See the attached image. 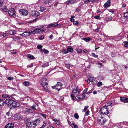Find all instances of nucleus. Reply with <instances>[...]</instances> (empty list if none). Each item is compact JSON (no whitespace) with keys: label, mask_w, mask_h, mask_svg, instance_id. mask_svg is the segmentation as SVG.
Returning a JSON list of instances; mask_svg holds the SVG:
<instances>
[{"label":"nucleus","mask_w":128,"mask_h":128,"mask_svg":"<svg viewBox=\"0 0 128 128\" xmlns=\"http://www.w3.org/2000/svg\"><path fill=\"white\" fill-rule=\"evenodd\" d=\"M40 120L37 119L34 121L28 122L26 124L27 128H35L39 124Z\"/></svg>","instance_id":"f257e3e1"},{"label":"nucleus","mask_w":128,"mask_h":128,"mask_svg":"<svg viewBox=\"0 0 128 128\" xmlns=\"http://www.w3.org/2000/svg\"><path fill=\"white\" fill-rule=\"evenodd\" d=\"M98 122L100 126L104 125L106 121V119L102 117V115H98L97 118Z\"/></svg>","instance_id":"f03ea898"},{"label":"nucleus","mask_w":128,"mask_h":128,"mask_svg":"<svg viewBox=\"0 0 128 128\" xmlns=\"http://www.w3.org/2000/svg\"><path fill=\"white\" fill-rule=\"evenodd\" d=\"M44 30L40 29V28H38L32 29L30 32L31 34H34L37 33L41 34L44 32Z\"/></svg>","instance_id":"7ed1b4c3"},{"label":"nucleus","mask_w":128,"mask_h":128,"mask_svg":"<svg viewBox=\"0 0 128 128\" xmlns=\"http://www.w3.org/2000/svg\"><path fill=\"white\" fill-rule=\"evenodd\" d=\"M100 112L101 114L107 115L109 114L108 108L104 106L100 110Z\"/></svg>","instance_id":"20e7f679"},{"label":"nucleus","mask_w":128,"mask_h":128,"mask_svg":"<svg viewBox=\"0 0 128 128\" xmlns=\"http://www.w3.org/2000/svg\"><path fill=\"white\" fill-rule=\"evenodd\" d=\"M56 0H42L43 2L46 4H48L49 6L52 5Z\"/></svg>","instance_id":"39448f33"},{"label":"nucleus","mask_w":128,"mask_h":128,"mask_svg":"<svg viewBox=\"0 0 128 128\" xmlns=\"http://www.w3.org/2000/svg\"><path fill=\"white\" fill-rule=\"evenodd\" d=\"M33 112L32 110L28 108H24L23 111V114L25 115H28L30 114L33 113Z\"/></svg>","instance_id":"423d86ee"},{"label":"nucleus","mask_w":128,"mask_h":128,"mask_svg":"<svg viewBox=\"0 0 128 128\" xmlns=\"http://www.w3.org/2000/svg\"><path fill=\"white\" fill-rule=\"evenodd\" d=\"M62 83L58 82L57 83L56 85H55L54 86H52V88L53 89L55 88L59 91L62 88Z\"/></svg>","instance_id":"0eeeda50"},{"label":"nucleus","mask_w":128,"mask_h":128,"mask_svg":"<svg viewBox=\"0 0 128 128\" xmlns=\"http://www.w3.org/2000/svg\"><path fill=\"white\" fill-rule=\"evenodd\" d=\"M8 14L11 17L15 18L16 15L14 9L12 8L8 10Z\"/></svg>","instance_id":"6e6552de"},{"label":"nucleus","mask_w":128,"mask_h":128,"mask_svg":"<svg viewBox=\"0 0 128 128\" xmlns=\"http://www.w3.org/2000/svg\"><path fill=\"white\" fill-rule=\"evenodd\" d=\"M40 12L37 11H32L30 13V15L31 17H37L40 15Z\"/></svg>","instance_id":"1a4fd4ad"},{"label":"nucleus","mask_w":128,"mask_h":128,"mask_svg":"<svg viewBox=\"0 0 128 128\" xmlns=\"http://www.w3.org/2000/svg\"><path fill=\"white\" fill-rule=\"evenodd\" d=\"M95 80V79L93 76L90 75L88 76V78L87 80V82L89 84L90 82H94Z\"/></svg>","instance_id":"9d476101"},{"label":"nucleus","mask_w":128,"mask_h":128,"mask_svg":"<svg viewBox=\"0 0 128 128\" xmlns=\"http://www.w3.org/2000/svg\"><path fill=\"white\" fill-rule=\"evenodd\" d=\"M19 12L20 14L24 16H27L28 14V11L22 9L20 10Z\"/></svg>","instance_id":"9b49d317"},{"label":"nucleus","mask_w":128,"mask_h":128,"mask_svg":"<svg viewBox=\"0 0 128 128\" xmlns=\"http://www.w3.org/2000/svg\"><path fill=\"white\" fill-rule=\"evenodd\" d=\"M14 101L11 99H7L5 100V103L6 104L10 106H12V104Z\"/></svg>","instance_id":"f8f14e48"},{"label":"nucleus","mask_w":128,"mask_h":128,"mask_svg":"<svg viewBox=\"0 0 128 128\" xmlns=\"http://www.w3.org/2000/svg\"><path fill=\"white\" fill-rule=\"evenodd\" d=\"M58 22H54L53 23H51L47 27V28H49L51 27H55L58 26Z\"/></svg>","instance_id":"ddd939ff"},{"label":"nucleus","mask_w":128,"mask_h":128,"mask_svg":"<svg viewBox=\"0 0 128 128\" xmlns=\"http://www.w3.org/2000/svg\"><path fill=\"white\" fill-rule=\"evenodd\" d=\"M78 0H70L66 2L65 4L67 5L70 4H73L77 2Z\"/></svg>","instance_id":"4468645a"},{"label":"nucleus","mask_w":128,"mask_h":128,"mask_svg":"<svg viewBox=\"0 0 128 128\" xmlns=\"http://www.w3.org/2000/svg\"><path fill=\"white\" fill-rule=\"evenodd\" d=\"M111 5L110 0H108L104 5V7L105 8H107L110 6Z\"/></svg>","instance_id":"2eb2a0df"},{"label":"nucleus","mask_w":128,"mask_h":128,"mask_svg":"<svg viewBox=\"0 0 128 128\" xmlns=\"http://www.w3.org/2000/svg\"><path fill=\"white\" fill-rule=\"evenodd\" d=\"M42 82L41 83V84L43 86H47L48 85V83L46 82L47 79L46 78H44L42 79Z\"/></svg>","instance_id":"dca6fc26"},{"label":"nucleus","mask_w":128,"mask_h":128,"mask_svg":"<svg viewBox=\"0 0 128 128\" xmlns=\"http://www.w3.org/2000/svg\"><path fill=\"white\" fill-rule=\"evenodd\" d=\"M120 100L121 102L124 103L128 102V98L124 97H121L120 98Z\"/></svg>","instance_id":"f3484780"},{"label":"nucleus","mask_w":128,"mask_h":128,"mask_svg":"<svg viewBox=\"0 0 128 128\" xmlns=\"http://www.w3.org/2000/svg\"><path fill=\"white\" fill-rule=\"evenodd\" d=\"M14 126V124L11 123H9L6 126V128H13Z\"/></svg>","instance_id":"a211bd4d"},{"label":"nucleus","mask_w":128,"mask_h":128,"mask_svg":"<svg viewBox=\"0 0 128 128\" xmlns=\"http://www.w3.org/2000/svg\"><path fill=\"white\" fill-rule=\"evenodd\" d=\"M20 106V104L19 103L14 101L12 104V106L14 108H16L19 106Z\"/></svg>","instance_id":"6ab92c4d"},{"label":"nucleus","mask_w":128,"mask_h":128,"mask_svg":"<svg viewBox=\"0 0 128 128\" xmlns=\"http://www.w3.org/2000/svg\"><path fill=\"white\" fill-rule=\"evenodd\" d=\"M24 33L25 37L29 36L31 34V32L28 31H25L24 32Z\"/></svg>","instance_id":"aec40b11"},{"label":"nucleus","mask_w":128,"mask_h":128,"mask_svg":"<svg viewBox=\"0 0 128 128\" xmlns=\"http://www.w3.org/2000/svg\"><path fill=\"white\" fill-rule=\"evenodd\" d=\"M5 102V100L4 99L0 98V106H3Z\"/></svg>","instance_id":"412c9836"},{"label":"nucleus","mask_w":128,"mask_h":128,"mask_svg":"<svg viewBox=\"0 0 128 128\" xmlns=\"http://www.w3.org/2000/svg\"><path fill=\"white\" fill-rule=\"evenodd\" d=\"M9 33L10 35H14L16 33V32L15 30H11L10 31Z\"/></svg>","instance_id":"4be33fe9"},{"label":"nucleus","mask_w":128,"mask_h":128,"mask_svg":"<svg viewBox=\"0 0 128 128\" xmlns=\"http://www.w3.org/2000/svg\"><path fill=\"white\" fill-rule=\"evenodd\" d=\"M15 118H16V120H18L22 118V116H20V115H15Z\"/></svg>","instance_id":"5701e85b"},{"label":"nucleus","mask_w":128,"mask_h":128,"mask_svg":"<svg viewBox=\"0 0 128 128\" xmlns=\"http://www.w3.org/2000/svg\"><path fill=\"white\" fill-rule=\"evenodd\" d=\"M2 97L3 98H12V96H10L9 95H7L6 94H4L2 95Z\"/></svg>","instance_id":"b1692460"},{"label":"nucleus","mask_w":128,"mask_h":128,"mask_svg":"<svg viewBox=\"0 0 128 128\" xmlns=\"http://www.w3.org/2000/svg\"><path fill=\"white\" fill-rule=\"evenodd\" d=\"M112 104V103L111 102H108L105 104V106H104L107 108L108 106H110Z\"/></svg>","instance_id":"393cba45"},{"label":"nucleus","mask_w":128,"mask_h":128,"mask_svg":"<svg viewBox=\"0 0 128 128\" xmlns=\"http://www.w3.org/2000/svg\"><path fill=\"white\" fill-rule=\"evenodd\" d=\"M1 9L3 11L5 12H6L8 11V9L6 7H2L1 8Z\"/></svg>","instance_id":"a878e982"},{"label":"nucleus","mask_w":128,"mask_h":128,"mask_svg":"<svg viewBox=\"0 0 128 128\" xmlns=\"http://www.w3.org/2000/svg\"><path fill=\"white\" fill-rule=\"evenodd\" d=\"M41 51L44 52L45 54H48L49 52L47 50L45 49H42L41 50Z\"/></svg>","instance_id":"bb28decb"},{"label":"nucleus","mask_w":128,"mask_h":128,"mask_svg":"<svg viewBox=\"0 0 128 128\" xmlns=\"http://www.w3.org/2000/svg\"><path fill=\"white\" fill-rule=\"evenodd\" d=\"M27 57L31 59H34L35 58L32 55L30 54H28Z\"/></svg>","instance_id":"cd10ccee"},{"label":"nucleus","mask_w":128,"mask_h":128,"mask_svg":"<svg viewBox=\"0 0 128 128\" xmlns=\"http://www.w3.org/2000/svg\"><path fill=\"white\" fill-rule=\"evenodd\" d=\"M67 50L68 52H72L73 49L71 47H69L67 48Z\"/></svg>","instance_id":"c85d7f7f"},{"label":"nucleus","mask_w":128,"mask_h":128,"mask_svg":"<svg viewBox=\"0 0 128 128\" xmlns=\"http://www.w3.org/2000/svg\"><path fill=\"white\" fill-rule=\"evenodd\" d=\"M112 18H113L112 16H110L107 17L106 18V20L107 21H110L112 20Z\"/></svg>","instance_id":"c756f323"},{"label":"nucleus","mask_w":128,"mask_h":128,"mask_svg":"<svg viewBox=\"0 0 128 128\" xmlns=\"http://www.w3.org/2000/svg\"><path fill=\"white\" fill-rule=\"evenodd\" d=\"M24 120L25 122L27 123L28 122L30 121V118H24Z\"/></svg>","instance_id":"7c9ffc66"},{"label":"nucleus","mask_w":128,"mask_h":128,"mask_svg":"<svg viewBox=\"0 0 128 128\" xmlns=\"http://www.w3.org/2000/svg\"><path fill=\"white\" fill-rule=\"evenodd\" d=\"M49 65V63L48 62H47L44 64L42 65V67L43 68H45L46 67H47Z\"/></svg>","instance_id":"2f4dec72"},{"label":"nucleus","mask_w":128,"mask_h":128,"mask_svg":"<svg viewBox=\"0 0 128 128\" xmlns=\"http://www.w3.org/2000/svg\"><path fill=\"white\" fill-rule=\"evenodd\" d=\"M53 120L59 126L60 125V123L59 120H56L54 119Z\"/></svg>","instance_id":"473e14b6"},{"label":"nucleus","mask_w":128,"mask_h":128,"mask_svg":"<svg viewBox=\"0 0 128 128\" xmlns=\"http://www.w3.org/2000/svg\"><path fill=\"white\" fill-rule=\"evenodd\" d=\"M82 40H85L86 42H88L90 41V38L89 37H88L86 38H82Z\"/></svg>","instance_id":"72a5a7b5"},{"label":"nucleus","mask_w":128,"mask_h":128,"mask_svg":"<svg viewBox=\"0 0 128 128\" xmlns=\"http://www.w3.org/2000/svg\"><path fill=\"white\" fill-rule=\"evenodd\" d=\"M23 84L26 86H27L29 85V83L28 82L25 81L23 82Z\"/></svg>","instance_id":"f704fd0d"},{"label":"nucleus","mask_w":128,"mask_h":128,"mask_svg":"<svg viewBox=\"0 0 128 128\" xmlns=\"http://www.w3.org/2000/svg\"><path fill=\"white\" fill-rule=\"evenodd\" d=\"M40 11L42 12H43L44 11L46 10V8L43 7H40Z\"/></svg>","instance_id":"c9c22d12"},{"label":"nucleus","mask_w":128,"mask_h":128,"mask_svg":"<svg viewBox=\"0 0 128 128\" xmlns=\"http://www.w3.org/2000/svg\"><path fill=\"white\" fill-rule=\"evenodd\" d=\"M76 50L78 54H80L82 52V50L79 49H76Z\"/></svg>","instance_id":"e433bc0d"},{"label":"nucleus","mask_w":128,"mask_h":128,"mask_svg":"<svg viewBox=\"0 0 128 128\" xmlns=\"http://www.w3.org/2000/svg\"><path fill=\"white\" fill-rule=\"evenodd\" d=\"M80 96H76V99L77 101L78 102L80 101V100H81V99L80 98Z\"/></svg>","instance_id":"4c0bfd02"},{"label":"nucleus","mask_w":128,"mask_h":128,"mask_svg":"<svg viewBox=\"0 0 128 128\" xmlns=\"http://www.w3.org/2000/svg\"><path fill=\"white\" fill-rule=\"evenodd\" d=\"M102 85V82H98L97 84V86L98 87H100Z\"/></svg>","instance_id":"58836bf2"},{"label":"nucleus","mask_w":128,"mask_h":128,"mask_svg":"<svg viewBox=\"0 0 128 128\" xmlns=\"http://www.w3.org/2000/svg\"><path fill=\"white\" fill-rule=\"evenodd\" d=\"M88 107H89V106H85L84 109L82 110V112H85L87 110V109L88 108Z\"/></svg>","instance_id":"ea45409f"},{"label":"nucleus","mask_w":128,"mask_h":128,"mask_svg":"<svg viewBox=\"0 0 128 128\" xmlns=\"http://www.w3.org/2000/svg\"><path fill=\"white\" fill-rule=\"evenodd\" d=\"M43 88L44 90L46 92H48V88L47 86L45 87V86H43Z\"/></svg>","instance_id":"a19ab883"},{"label":"nucleus","mask_w":128,"mask_h":128,"mask_svg":"<svg viewBox=\"0 0 128 128\" xmlns=\"http://www.w3.org/2000/svg\"><path fill=\"white\" fill-rule=\"evenodd\" d=\"M80 96V98L81 99V100L84 98L85 97V96L84 93H83L82 95Z\"/></svg>","instance_id":"79ce46f5"},{"label":"nucleus","mask_w":128,"mask_h":128,"mask_svg":"<svg viewBox=\"0 0 128 128\" xmlns=\"http://www.w3.org/2000/svg\"><path fill=\"white\" fill-rule=\"evenodd\" d=\"M124 16L125 18H128V12L124 13Z\"/></svg>","instance_id":"37998d69"},{"label":"nucleus","mask_w":128,"mask_h":128,"mask_svg":"<svg viewBox=\"0 0 128 128\" xmlns=\"http://www.w3.org/2000/svg\"><path fill=\"white\" fill-rule=\"evenodd\" d=\"M74 117L76 119H78L79 118V116L78 114L76 113L74 115Z\"/></svg>","instance_id":"c03bdc74"},{"label":"nucleus","mask_w":128,"mask_h":128,"mask_svg":"<svg viewBox=\"0 0 128 128\" xmlns=\"http://www.w3.org/2000/svg\"><path fill=\"white\" fill-rule=\"evenodd\" d=\"M80 89L79 87H77L76 88V90L77 91V92L78 93V94H79L80 92Z\"/></svg>","instance_id":"a18cd8bd"},{"label":"nucleus","mask_w":128,"mask_h":128,"mask_svg":"<svg viewBox=\"0 0 128 128\" xmlns=\"http://www.w3.org/2000/svg\"><path fill=\"white\" fill-rule=\"evenodd\" d=\"M44 36H42L39 37V38L40 40H42L44 39Z\"/></svg>","instance_id":"49530a36"},{"label":"nucleus","mask_w":128,"mask_h":128,"mask_svg":"<svg viewBox=\"0 0 128 128\" xmlns=\"http://www.w3.org/2000/svg\"><path fill=\"white\" fill-rule=\"evenodd\" d=\"M71 97L72 100H75V96L74 94H72L71 95Z\"/></svg>","instance_id":"de8ad7c7"},{"label":"nucleus","mask_w":128,"mask_h":128,"mask_svg":"<svg viewBox=\"0 0 128 128\" xmlns=\"http://www.w3.org/2000/svg\"><path fill=\"white\" fill-rule=\"evenodd\" d=\"M36 106L35 105H34L32 106H31L30 108L34 110H35L36 109Z\"/></svg>","instance_id":"09e8293b"},{"label":"nucleus","mask_w":128,"mask_h":128,"mask_svg":"<svg viewBox=\"0 0 128 128\" xmlns=\"http://www.w3.org/2000/svg\"><path fill=\"white\" fill-rule=\"evenodd\" d=\"M72 124L73 125L74 128H78V126L74 122H73L72 123Z\"/></svg>","instance_id":"8fccbe9b"},{"label":"nucleus","mask_w":128,"mask_h":128,"mask_svg":"<svg viewBox=\"0 0 128 128\" xmlns=\"http://www.w3.org/2000/svg\"><path fill=\"white\" fill-rule=\"evenodd\" d=\"M77 92V91L75 89H73L72 91V92L74 94H76Z\"/></svg>","instance_id":"3c124183"},{"label":"nucleus","mask_w":128,"mask_h":128,"mask_svg":"<svg viewBox=\"0 0 128 128\" xmlns=\"http://www.w3.org/2000/svg\"><path fill=\"white\" fill-rule=\"evenodd\" d=\"M92 56H94L95 58H97L98 57V56L94 53H92Z\"/></svg>","instance_id":"603ef678"},{"label":"nucleus","mask_w":128,"mask_h":128,"mask_svg":"<svg viewBox=\"0 0 128 128\" xmlns=\"http://www.w3.org/2000/svg\"><path fill=\"white\" fill-rule=\"evenodd\" d=\"M92 2L91 0H87L84 1V2L85 4H88L89 2Z\"/></svg>","instance_id":"864d4df0"},{"label":"nucleus","mask_w":128,"mask_h":128,"mask_svg":"<svg viewBox=\"0 0 128 128\" xmlns=\"http://www.w3.org/2000/svg\"><path fill=\"white\" fill-rule=\"evenodd\" d=\"M79 24L78 22L74 21V24L75 25H78Z\"/></svg>","instance_id":"5fc2aeb1"},{"label":"nucleus","mask_w":128,"mask_h":128,"mask_svg":"<svg viewBox=\"0 0 128 128\" xmlns=\"http://www.w3.org/2000/svg\"><path fill=\"white\" fill-rule=\"evenodd\" d=\"M7 78L8 80H11L14 79V78L13 77H9Z\"/></svg>","instance_id":"6e6d98bb"},{"label":"nucleus","mask_w":128,"mask_h":128,"mask_svg":"<svg viewBox=\"0 0 128 128\" xmlns=\"http://www.w3.org/2000/svg\"><path fill=\"white\" fill-rule=\"evenodd\" d=\"M63 52L64 54H66L68 53V50H67L66 49L64 50Z\"/></svg>","instance_id":"4d7b16f0"},{"label":"nucleus","mask_w":128,"mask_h":128,"mask_svg":"<svg viewBox=\"0 0 128 128\" xmlns=\"http://www.w3.org/2000/svg\"><path fill=\"white\" fill-rule=\"evenodd\" d=\"M37 48L38 49H40L42 48V46L41 45H39L37 46Z\"/></svg>","instance_id":"13d9d810"},{"label":"nucleus","mask_w":128,"mask_h":128,"mask_svg":"<svg viewBox=\"0 0 128 128\" xmlns=\"http://www.w3.org/2000/svg\"><path fill=\"white\" fill-rule=\"evenodd\" d=\"M40 115L42 116L44 118H46V116L45 114H40Z\"/></svg>","instance_id":"bf43d9fd"},{"label":"nucleus","mask_w":128,"mask_h":128,"mask_svg":"<svg viewBox=\"0 0 128 128\" xmlns=\"http://www.w3.org/2000/svg\"><path fill=\"white\" fill-rule=\"evenodd\" d=\"M46 126V124L44 122V124L41 127L42 128H44Z\"/></svg>","instance_id":"052dcab7"},{"label":"nucleus","mask_w":128,"mask_h":128,"mask_svg":"<svg viewBox=\"0 0 128 128\" xmlns=\"http://www.w3.org/2000/svg\"><path fill=\"white\" fill-rule=\"evenodd\" d=\"M8 34L7 33H5L3 34L2 36L3 37H6L8 36Z\"/></svg>","instance_id":"680f3d73"},{"label":"nucleus","mask_w":128,"mask_h":128,"mask_svg":"<svg viewBox=\"0 0 128 128\" xmlns=\"http://www.w3.org/2000/svg\"><path fill=\"white\" fill-rule=\"evenodd\" d=\"M20 38H20V37L16 38H14V41H16V40H19L20 39Z\"/></svg>","instance_id":"e2e57ef3"},{"label":"nucleus","mask_w":128,"mask_h":128,"mask_svg":"<svg viewBox=\"0 0 128 128\" xmlns=\"http://www.w3.org/2000/svg\"><path fill=\"white\" fill-rule=\"evenodd\" d=\"M66 66L68 68H69L70 67V65L69 64H66Z\"/></svg>","instance_id":"0e129e2a"},{"label":"nucleus","mask_w":128,"mask_h":128,"mask_svg":"<svg viewBox=\"0 0 128 128\" xmlns=\"http://www.w3.org/2000/svg\"><path fill=\"white\" fill-rule=\"evenodd\" d=\"M94 18L96 19H99L100 18V17L98 16H94Z\"/></svg>","instance_id":"69168bd1"},{"label":"nucleus","mask_w":128,"mask_h":128,"mask_svg":"<svg viewBox=\"0 0 128 128\" xmlns=\"http://www.w3.org/2000/svg\"><path fill=\"white\" fill-rule=\"evenodd\" d=\"M97 65H100L101 67H102V64L100 62H98L97 64Z\"/></svg>","instance_id":"338daca9"},{"label":"nucleus","mask_w":128,"mask_h":128,"mask_svg":"<svg viewBox=\"0 0 128 128\" xmlns=\"http://www.w3.org/2000/svg\"><path fill=\"white\" fill-rule=\"evenodd\" d=\"M124 46L126 48H128V44H125L124 45Z\"/></svg>","instance_id":"774afa93"}]
</instances>
